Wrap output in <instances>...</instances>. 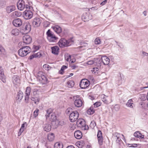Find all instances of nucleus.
<instances>
[{
	"label": "nucleus",
	"instance_id": "f257e3e1",
	"mask_svg": "<svg viewBox=\"0 0 148 148\" xmlns=\"http://www.w3.org/2000/svg\"><path fill=\"white\" fill-rule=\"evenodd\" d=\"M31 51V49L29 46H24L22 47L18 51L19 55L23 57L27 56Z\"/></svg>",
	"mask_w": 148,
	"mask_h": 148
},
{
	"label": "nucleus",
	"instance_id": "f03ea898",
	"mask_svg": "<svg viewBox=\"0 0 148 148\" xmlns=\"http://www.w3.org/2000/svg\"><path fill=\"white\" fill-rule=\"evenodd\" d=\"M46 34L47 39L49 42H56L58 38L55 36L50 29L48 30Z\"/></svg>",
	"mask_w": 148,
	"mask_h": 148
},
{
	"label": "nucleus",
	"instance_id": "7ed1b4c3",
	"mask_svg": "<svg viewBox=\"0 0 148 148\" xmlns=\"http://www.w3.org/2000/svg\"><path fill=\"white\" fill-rule=\"evenodd\" d=\"M72 42L71 40H67L64 38H62L59 40L58 43L60 47H63L71 45Z\"/></svg>",
	"mask_w": 148,
	"mask_h": 148
},
{
	"label": "nucleus",
	"instance_id": "20e7f679",
	"mask_svg": "<svg viewBox=\"0 0 148 148\" xmlns=\"http://www.w3.org/2000/svg\"><path fill=\"white\" fill-rule=\"evenodd\" d=\"M73 99L74 104L76 107L79 108L82 106L83 101L79 96L77 95L74 96Z\"/></svg>",
	"mask_w": 148,
	"mask_h": 148
},
{
	"label": "nucleus",
	"instance_id": "39448f33",
	"mask_svg": "<svg viewBox=\"0 0 148 148\" xmlns=\"http://www.w3.org/2000/svg\"><path fill=\"white\" fill-rule=\"evenodd\" d=\"M79 115L78 112L76 111L71 113L69 116V119L71 122H73L76 121L79 117Z\"/></svg>",
	"mask_w": 148,
	"mask_h": 148
},
{
	"label": "nucleus",
	"instance_id": "423d86ee",
	"mask_svg": "<svg viewBox=\"0 0 148 148\" xmlns=\"http://www.w3.org/2000/svg\"><path fill=\"white\" fill-rule=\"evenodd\" d=\"M90 84V82L87 79H84L81 81L79 86L82 89H85L88 87Z\"/></svg>",
	"mask_w": 148,
	"mask_h": 148
},
{
	"label": "nucleus",
	"instance_id": "0eeeda50",
	"mask_svg": "<svg viewBox=\"0 0 148 148\" xmlns=\"http://www.w3.org/2000/svg\"><path fill=\"white\" fill-rule=\"evenodd\" d=\"M102 101L106 103H109L112 102V100L111 96H106L104 94L101 96Z\"/></svg>",
	"mask_w": 148,
	"mask_h": 148
},
{
	"label": "nucleus",
	"instance_id": "6e6552de",
	"mask_svg": "<svg viewBox=\"0 0 148 148\" xmlns=\"http://www.w3.org/2000/svg\"><path fill=\"white\" fill-rule=\"evenodd\" d=\"M24 17L26 19L31 18L33 16V13L32 11L29 10H26L23 12Z\"/></svg>",
	"mask_w": 148,
	"mask_h": 148
},
{
	"label": "nucleus",
	"instance_id": "1a4fd4ad",
	"mask_svg": "<svg viewBox=\"0 0 148 148\" xmlns=\"http://www.w3.org/2000/svg\"><path fill=\"white\" fill-rule=\"evenodd\" d=\"M97 137L99 144L100 146H101L103 144V138L102 135V132L100 130H99L97 134Z\"/></svg>",
	"mask_w": 148,
	"mask_h": 148
},
{
	"label": "nucleus",
	"instance_id": "9d476101",
	"mask_svg": "<svg viewBox=\"0 0 148 148\" xmlns=\"http://www.w3.org/2000/svg\"><path fill=\"white\" fill-rule=\"evenodd\" d=\"M42 22L41 19L38 18H35L33 20L32 24L34 27H36L39 26Z\"/></svg>",
	"mask_w": 148,
	"mask_h": 148
},
{
	"label": "nucleus",
	"instance_id": "9b49d317",
	"mask_svg": "<svg viewBox=\"0 0 148 148\" xmlns=\"http://www.w3.org/2000/svg\"><path fill=\"white\" fill-rule=\"evenodd\" d=\"M17 7L18 10H23L25 7L24 2L23 0H19L17 3Z\"/></svg>",
	"mask_w": 148,
	"mask_h": 148
},
{
	"label": "nucleus",
	"instance_id": "f8f14e48",
	"mask_svg": "<svg viewBox=\"0 0 148 148\" xmlns=\"http://www.w3.org/2000/svg\"><path fill=\"white\" fill-rule=\"evenodd\" d=\"M31 26L29 23H26L23 28L22 31L25 34L29 32L31 30Z\"/></svg>",
	"mask_w": 148,
	"mask_h": 148
},
{
	"label": "nucleus",
	"instance_id": "ddd939ff",
	"mask_svg": "<svg viewBox=\"0 0 148 148\" xmlns=\"http://www.w3.org/2000/svg\"><path fill=\"white\" fill-rule=\"evenodd\" d=\"M23 39L24 42L27 44H30L32 40L31 37L28 35H24L23 37Z\"/></svg>",
	"mask_w": 148,
	"mask_h": 148
},
{
	"label": "nucleus",
	"instance_id": "4468645a",
	"mask_svg": "<svg viewBox=\"0 0 148 148\" xmlns=\"http://www.w3.org/2000/svg\"><path fill=\"white\" fill-rule=\"evenodd\" d=\"M82 18L83 21L84 22L88 21L90 19H91V15L89 13L86 12L84 13L82 16Z\"/></svg>",
	"mask_w": 148,
	"mask_h": 148
},
{
	"label": "nucleus",
	"instance_id": "2eb2a0df",
	"mask_svg": "<svg viewBox=\"0 0 148 148\" xmlns=\"http://www.w3.org/2000/svg\"><path fill=\"white\" fill-rule=\"evenodd\" d=\"M14 26L16 27H20L22 24V22L21 19L17 18L14 20L12 23Z\"/></svg>",
	"mask_w": 148,
	"mask_h": 148
},
{
	"label": "nucleus",
	"instance_id": "dca6fc26",
	"mask_svg": "<svg viewBox=\"0 0 148 148\" xmlns=\"http://www.w3.org/2000/svg\"><path fill=\"white\" fill-rule=\"evenodd\" d=\"M23 96V94L21 91H19L16 97V101L18 103L20 102Z\"/></svg>",
	"mask_w": 148,
	"mask_h": 148
},
{
	"label": "nucleus",
	"instance_id": "f3484780",
	"mask_svg": "<svg viewBox=\"0 0 148 148\" xmlns=\"http://www.w3.org/2000/svg\"><path fill=\"white\" fill-rule=\"evenodd\" d=\"M101 60L104 65H108L110 62L109 59L106 56H102L101 58Z\"/></svg>",
	"mask_w": 148,
	"mask_h": 148
},
{
	"label": "nucleus",
	"instance_id": "a211bd4d",
	"mask_svg": "<svg viewBox=\"0 0 148 148\" xmlns=\"http://www.w3.org/2000/svg\"><path fill=\"white\" fill-rule=\"evenodd\" d=\"M49 117V119L52 122V124H54L56 121L57 120V117L56 114L55 113H52V114L50 115V117Z\"/></svg>",
	"mask_w": 148,
	"mask_h": 148
},
{
	"label": "nucleus",
	"instance_id": "6ab92c4d",
	"mask_svg": "<svg viewBox=\"0 0 148 148\" xmlns=\"http://www.w3.org/2000/svg\"><path fill=\"white\" fill-rule=\"evenodd\" d=\"M75 137L77 139H81L82 137V133L81 131L79 130L76 131L74 133Z\"/></svg>",
	"mask_w": 148,
	"mask_h": 148
},
{
	"label": "nucleus",
	"instance_id": "aec40b11",
	"mask_svg": "<svg viewBox=\"0 0 148 148\" xmlns=\"http://www.w3.org/2000/svg\"><path fill=\"white\" fill-rule=\"evenodd\" d=\"M126 106L130 108H133L135 106L134 101L132 99L128 100L126 104Z\"/></svg>",
	"mask_w": 148,
	"mask_h": 148
},
{
	"label": "nucleus",
	"instance_id": "412c9836",
	"mask_svg": "<svg viewBox=\"0 0 148 148\" xmlns=\"http://www.w3.org/2000/svg\"><path fill=\"white\" fill-rule=\"evenodd\" d=\"M52 53L56 55H58L59 52V48L58 46H55L51 47Z\"/></svg>",
	"mask_w": 148,
	"mask_h": 148
},
{
	"label": "nucleus",
	"instance_id": "4be33fe9",
	"mask_svg": "<svg viewBox=\"0 0 148 148\" xmlns=\"http://www.w3.org/2000/svg\"><path fill=\"white\" fill-rule=\"evenodd\" d=\"M38 79L40 82L42 84H45L47 83V79L44 75H42Z\"/></svg>",
	"mask_w": 148,
	"mask_h": 148
},
{
	"label": "nucleus",
	"instance_id": "5701e85b",
	"mask_svg": "<svg viewBox=\"0 0 148 148\" xmlns=\"http://www.w3.org/2000/svg\"><path fill=\"white\" fill-rule=\"evenodd\" d=\"M15 9V6L13 5L7 6L6 9L7 12L8 13H9L13 11H14Z\"/></svg>",
	"mask_w": 148,
	"mask_h": 148
},
{
	"label": "nucleus",
	"instance_id": "b1692460",
	"mask_svg": "<svg viewBox=\"0 0 148 148\" xmlns=\"http://www.w3.org/2000/svg\"><path fill=\"white\" fill-rule=\"evenodd\" d=\"M51 128V124L49 123L45 124L43 127L44 130L47 132L50 131Z\"/></svg>",
	"mask_w": 148,
	"mask_h": 148
},
{
	"label": "nucleus",
	"instance_id": "393cba45",
	"mask_svg": "<svg viewBox=\"0 0 148 148\" xmlns=\"http://www.w3.org/2000/svg\"><path fill=\"white\" fill-rule=\"evenodd\" d=\"M13 81L14 84H17L20 83V79L19 77L15 75L13 77Z\"/></svg>",
	"mask_w": 148,
	"mask_h": 148
},
{
	"label": "nucleus",
	"instance_id": "a878e982",
	"mask_svg": "<svg viewBox=\"0 0 148 148\" xmlns=\"http://www.w3.org/2000/svg\"><path fill=\"white\" fill-rule=\"evenodd\" d=\"M134 135L135 137L138 138L140 139L144 138V136L142 135L138 131L135 132L134 133Z\"/></svg>",
	"mask_w": 148,
	"mask_h": 148
},
{
	"label": "nucleus",
	"instance_id": "bb28decb",
	"mask_svg": "<svg viewBox=\"0 0 148 148\" xmlns=\"http://www.w3.org/2000/svg\"><path fill=\"white\" fill-rule=\"evenodd\" d=\"M12 16L13 18H16L19 17L21 15V12H18L17 11H15L12 13Z\"/></svg>",
	"mask_w": 148,
	"mask_h": 148
},
{
	"label": "nucleus",
	"instance_id": "cd10ccee",
	"mask_svg": "<svg viewBox=\"0 0 148 148\" xmlns=\"http://www.w3.org/2000/svg\"><path fill=\"white\" fill-rule=\"evenodd\" d=\"M77 124L79 127H83L85 125L84 121L82 119H79L77 122Z\"/></svg>",
	"mask_w": 148,
	"mask_h": 148
},
{
	"label": "nucleus",
	"instance_id": "c85d7f7f",
	"mask_svg": "<svg viewBox=\"0 0 148 148\" xmlns=\"http://www.w3.org/2000/svg\"><path fill=\"white\" fill-rule=\"evenodd\" d=\"M53 29L57 33H60L62 31L61 28L58 25L53 27Z\"/></svg>",
	"mask_w": 148,
	"mask_h": 148
},
{
	"label": "nucleus",
	"instance_id": "c756f323",
	"mask_svg": "<svg viewBox=\"0 0 148 148\" xmlns=\"http://www.w3.org/2000/svg\"><path fill=\"white\" fill-rule=\"evenodd\" d=\"M63 145L62 143L58 142L55 143L54 145V148H63Z\"/></svg>",
	"mask_w": 148,
	"mask_h": 148
},
{
	"label": "nucleus",
	"instance_id": "7c9ffc66",
	"mask_svg": "<svg viewBox=\"0 0 148 148\" xmlns=\"http://www.w3.org/2000/svg\"><path fill=\"white\" fill-rule=\"evenodd\" d=\"M54 135L52 133L49 134L48 135V139L50 141H53L54 139Z\"/></svg>",
	"mask_w": 148,
	"mask_h": 148
},
{
	"label": "nucleus",
	"instance_id": "2f4dec72",
	"mask_svg": "<svg viewBox=\"0 0 148 148\" xmlns=\"http://www.w3.org/2000/svg\"><path fill=\"white\" fill-rule=\"evenodd\" d=\"M115 139H116L117 143H119L121 141L120 138V134L117 133L114 134Z\"/></svg>",
	"mask_w": 148,
	"mask_h": 148
},
{
	"label": "nucleus",
	"instance_id": "473e14b6",
	"mask_svg": "<svg viewBox=\"0 0 148 148\" xmlns=\"http://www.w3.org/2000/svg\"><path fill=\"white\" fill-rule=\"evenodd\" d=\"M53 110L51 108L48 109L47 111V114L45 115L46 117L47 118L48 117H50V115L52 113H53Z\"/></svg>",
	"mask_w": 148,
	"mask_h": 148
},
{
	"label": "nucleus",
	"instance_id": "72a5a7b5",
	"mask_svg": "<svg viewBox=\"0 0 148 148\" xmlns=\"http://www.w3.org/2000/svg\"><path fill=\"white\" fill-rule=\"evenodd\" d=\"M0 52L1 54L4 55H6L7 54L5 49L1 45H0Z\"/></svg>",
	"mask_w": 148,
	"mask_h": 148
},
{
	"label": "nucleus",
	"instance_id": "f704fd0d",
	"mask_svg": "<svg viewBox=\"0 0 148 148\" xmlns=\"http://www.w3.org/2000/svg\"><path fill=\"white\" fill-rule=\"evenodd\" d=\"M54 124H55L56 126H57L58 125H63L64 124V122L62 121H59L57 120L56 121Z\"/></svg>",
	"mask_w": 148,
	"mask_h": 148
},
{
	"label": "nucleus",
	"instance_id": "c9c22d12",
	"mask_svg": "<svg viewBox=\"0 0 148 148\" xmlns=\"http://www.w3.org/2000/svg\"><path fill=\"white\" fill-rule=\"evenodd\" d=\"M12 34L15 36H17L19 35V32L18 30L16 29H13L11 31Z\"/></svg>",
	"mask_w": 148,
	"mask_h": 148
},
{
	"label": "nucleus",
	"instance_id": "e433bc0d",
	"mask_svg": "<svg viewBox=\"0 0 148 148\" xmlns=\"http://www.w3.org/2000/svg\"><path fill=\"white\" fill-rule=\"evenodd\" d=\"M95 110L92 107H91L87 111V113L90 115L94 113Z\"/></svg>",
	"mask_w": 148,
	"mask_h": 148
},
{
	"label": "nucleus",
	"instance_id": "4c0bfd02",
	"mask_svg": "<svg viewBox=\"0 0 148 148\" xmlns=\"http://www.w3.org/2000/svg\"><path fill=\"white\" fill-rule=\"evenodd\" d=\"M67 84L69 87L71 88L74 86V82L72 80H70L67 82Z\"/></svg>",
	"mask_w": 148,
	"mask_h": 148
},
{
	"label": "nucleus",
	"instance_id": "58836bf2",
	"mask_svg": "<svg viewBox=\"0 0 148 148\" xmlns=\"http://www.w3.org/2000/svg\"><path fill=\"white\" fill-rule=\"evenodd\" d=\"M67 68V66H66L63 65L61 67L60 71H59V73L62 75L63 74L64 72V69H66Z\"/></svg>",
	"mask_w": 148,
	"mask_h": 148
},
{
	"label": "nucleus",
	"instance_id": "ea45409f",
	"mask_svg": "<svg viewBox=\"0 0 148 148\" xmlns=\"http://www.w3.org/2000/svg\"><path fill=\"white\" fill-rule=\"evenodd\" d=\"M65 59L68 62L70 61L71 59V56L69 54H67L65 55Z\"/></svg>",
	"mask_w": 148,
	"mask_h": 148
},
{
	"label": "nucleus",
	"instance_id": "a19ab883",
	"mask_svg": "<svg viewBox=\"0 0 148 148\" xmlns=\"http://www.w3.org/2000/svg\"><path fill=\"white\" fill-rule=\"evenodd\" d=\"M31 88L29 87H28L26 88L25 91V95H30Z\"/></svg>",
	"mask_w": 148,
	"mask_h": 148
},
{
	"label": "nucleus",
	"instance_id": "79ce46f5",
	"mask_svg": "<svg viewBox=\"0 0 148 148\" xmlns=\"http://www.w3.org/2000/svg\"><path fill=\"white\" fill-rule=\"evenodd\" d=\"M0 79L3 83L6 82L5 76L4 74L0 75Z\"/></svg>",
	"mask_w": 148,
	"mask_h": 148
},
{
	"label": "nucleus",
	"instance_id": "37998d69",
	"mask_svg": "<svg viewBox=\"0 0 148 148\" xmlns=\"http://www.w3.org/2000/svg\"><path fill=\"white\" fill-rule=\"evenodd\" d=\"M99 69L97 68H94L91 71L93 73L97 74L99 71Z\"/></svg>",
	"mask_w": 148,
	"mask_h": 148
},
{
	"label": "nucleus",
	"instance_id": "c03bdc74",
	"mask_svg": "<svg viewBox=\"0 0 148 148\" xmlns=\"http://www.w3.org/2000/svg\"><path fill=\"white\" fill-rule=\"evenodd\" d=\"M95 43L96 44L99 45L100 44L101 40L99 38H96L95 40Z\"/></svg>",
	"mask_w": 148,
	"mask_h": 148
},
{
	"label": "nucleus",
	"instance_id": "a18cd8bd",
	"mask_svg": "<svg viewBox=\"0 0 148 148\" xmlns=\"http://www.w3.org/2000/svg\"><path fill=\"white\" fill-rule=\"evenodd\" d=\"M43 68H45L46 70H48L51 68L50 66H49L48 64H45L43 66Z\"/></svg>",
	"mask_w": 148,
	"mask_h": 148
},
{
	"label": "nucleus",
	"instance_id": "49530a36",
	"mask_svg": "<svg viewBox=\"0 0 148 148\" xmlns=\"http://www.w3.org/2000/svg\"><path fill=\"white\" fill-rule=\"evenodd\" d=\"M96 125V124L94 121H92L90 124V126L92 128H94Z\"/></svg>",
	"mask_w": 148,
	"mask_h": 148
},
{
	"label": "nucleus",
	"instance_id": "de8ad7c7",
	"mask_svg": "<svg viewBox=\"0 0 148 148\" xmlns=\"http://www.w3.org/2000/svg\"><path fill=\"white\" fill-rule=\"evenodd\" d=\"M39 110L36 109L34 112V115L35 117H36L38 114Z\"/></svg>",
	"mask_w": 148,
	"mask_h": 148
},
{
	"label": "nucleus",
	"instance_id": "09e8293b",
	"mask_svg": "<svg viewBox=\"0 0 148 148\" xmlns=\"http://www.w3.org/2000/svg\"><path fill=\"white\" fill-rule=\"evenodd\" d=\"M120 108L119 106L118 105H116L114 107V109L116 111H118Z\"/></svg>",
	"mask_w": 148,
	"mask_h": 148
},
{
	"label": "nucleus",
	"instance_id": "8fccbe9b",
	"mask_svg": "<svg viewBox=\"0 0 148 148\" xmlns=\"http://www.w3.org/2000/svg\"><path fill=\"white\" fill-rule=\"evenodd\" d=\"M30 95H25V101L26 103H28V100L29 98V96Z\"/></svg>",
	"mask_w": 148,
	"mask_h": 148
},
{
	"label": "nucleus",
	"instance_id": "3c124183",
	"mask_svg": "<svg viewBox=\"0 0 148 148\" xmlns=\"http://www.w3.org/2000/svg\"><path fill=\"white\" fill-rule=\"evenodd\" d=\"M49 25L50 23L49 22L45 21L44 23V26L45 27H48L49 26Z\"/></svg>",
	"mask_w": 148,
	"mask_h": 148
},
{
	"label": "nucleus",
	"instance_id": "603ef678",
	"mask_svg": "<svg viewBox=\"0 0 148 148\" xmlns=\"http://www.w3.org/2000/svg\"><path fill=\"white\" fill-rule=\"evenodd\" d=\"M43 75H44L42 74V73L41 72H38L37 74L38 79H39L40 77H41V76Z\"/></svg>",
	"mask_w": 148,
	"mask_h": 148
},
{
	"label": "nucleus",
	"instance_id": "864d4df0",
	"mask_svg": "<svg viewBox=\"0 0 148 148\" xmlns=\"http://www.w3.org/2000/svg\"><path fill=\"white\" fill-rule=\"evenodd\" d=\"M24 129L21 128L18 133V136H19L21 135V133L23 132Z\"/></svg>",
	"mask_w": 148,
	"mask_h": 148
},
{
	"label": "nucleus",
	"instance_id": "5fc2aeb1",
	"mask_svg": "<svg viewBox=\"0 0 148 148\" xmlns=\"http://www.w3.org/2000/svg\"><path fill=\"white\" fill-rule=\"evenodd\" d=\"M34 54L36 58H40L42 55L41 53L40 52H38L36 53H34Z\"/></svg>",
	"mask_w": 148,
	"mask_h": 148
},
{
	"label": "nucleus",
	"instance_id": "6e6d98bb",
	"mask_svg": "<svg viewBox=\"0 0 148 148\" xmlns=\"http://www.w3.org/2000/svg\"><path fill=\"white\" fill-rule=\"evenodd\" d=\"M94 63V61L93 60H90L87 62V64L88 65H92Z\"/></svg>",
	"mask_w": 148,
	"mask_h": 148
},
{
	"label": "nucleus",
	"instance_id": "4d7b16f0",
	"mask_svg": "<svg viewBox=\"0 0 148 148\" xmlns=\"http://www.w3.org/2000/svg\"><path fill=\"white\" fill-rule=\"evenodd\" d=\"M81 45H82V46L79 47L80 48H82L83 47H87L88 46V44L86 43H82L81 44Z\"/></svg>",
	"mask_w": 148,
	"mask_h": 148
},
{
	"label": "nucleus",
	"instance_id": "13d9d810",
	"mask_svg": "<svg viewBox=\"0 0 148 148\" xmlns=\"http://www.w3.org/2000/svg\"><path fill=\"white\" fill-rule=\"evenodd\" d=\"M36 58L35 57L34 53H33L32 55H31L28 58V59L30 60H32L34 58Z\"/></svg>",
	"mask_w": 148,
	"mask_h": 148
},
{
	"label": "nucleus",
	"instance_id": "bf43d9fd",
	"mask_svg": "<svg viewBox=\"0 0 148 148\" xmlns=\"http://www.w3.org/2000/svg\"><path fill=\"white\" fill-rule=\"evenodd\" d=\"M143 97H144V98L143 99V100H145L146 99H147V100L148 101V92L147 93V95L146 96L145 95H143Z\"/></svg>",
	"mask_w": 148,
	"mask_h": 148
},
{
	"label": "nucleus",
	"instance_id": "052dcab7",
	"mask_svg": "<svg viewBox=\"0 0 148 148\" xmlns=\"http://www.w3.org/2000/svg\"><path fill=\"white\" fill-rule=\"evenodd\" d=\"M70 65L72 69H74L77 67V66H76L75 65H73L72 66L71 64H70Z\"/></svg>",
	"mask_w": 148,
	"mask_h": 148
},
{
	"label": "nucleus",
	"instance_id": "680f3d73",
	"mask_svg": "<svg viewBox=\"0 0 148 148\" xmlns=\"http://www.w3.org/2000/svg\"><path fill=\"white\" fill-rule=\"evenodd\" d=\"M94 105L95 106H96V107H97L98 106H100V102H97L94 104Z\"/></svg>",
	"mask_w": 148,
	"mask_h": 148
},
{
	"label": "nucleus",
	"instance_id": "e2e57ef3",
	"mask_svg": "<svg viewBox=\"0 0 148 148\" xmlns=\"http://www.w3.org/2000/svg\"><path fill=\"white\" fill-rule=\"evenodd\" d=\"M26 125V126L27 125V123L26 122H24L23 123L21 127V128L24 129V127H25V125Z\"/></svg>",
	"mask_w": 148,
	"mask_h": 148
},
{
	"label": "nucleus",
	"instance_id": "0e129e2a",
	"mask_svg": "<svg viewBox=\"0 0 148 148\" xmlns=\"http://www.w3.org/2000/svg\"><path fill=\"white\" fill-rule=\"evenodd\" d=\"M107 0H105L101 3V5H105L107 3Z\"/></svg>",
	"mask_w": 148,
	"mask_h": 148
},
{
	"label": "nucleus",
	"instance_id": "69168bd1",
	"mask_svg": "<svg viewBox=\"0 0 148 148\" xmlns=\"http://www.w3.org/2000/svg\"><path fill=\"white\" fill-rule=\"evenodd\" d=\"M137 146V145L136 144H132V146H130L129 147H136Z\"/></svg>",
	"mask_w": 148,
	"mask_h": 148
},
{
	"label": "nucleus",
	"instance_id": "338daca9",
	"mask_svg": "<svg viewBox=\"0 0 148 148\" xmlns=\"http://www.w3.org/2000/svg\"><path fill=\"white\" fill-rule=\"evenodd\" d=\"M142 54L144 55V56H148V53L145 52V51H143L142 52Z\"/></svg>",
	"mask_w": 148,
	"mask_h": 148
},
{
	"label": "nucleus",
	"instance_id": "774afa93",
	"mask_svg": "<svg viewBox=\"0 0 148 148\" xmlns=\"http://www.w3.org/2000/svg\"><path fill=\"white\" fill-rule=\"evenodd\" d=\"M4 74L3 69H1L0 71V75Z\"/></svg>",
	"mask_w": 148,
	"mask_h": 148
}]
</instances>
